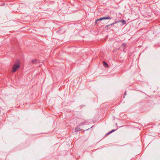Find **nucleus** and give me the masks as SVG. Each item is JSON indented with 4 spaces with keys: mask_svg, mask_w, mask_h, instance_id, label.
I'll return each mask as SVG.
<instances>
[{
    "mask_svg": "<svg viewBox=\"0 0 160 160\" xmlns=\"http://www.w3.org/2000/svg\"><path fill=\"white\" fill-rule=\"evenodd\" d=\"M115 131V130L114 129H113L112 130V131H110V133H112L113 132H114V131Z\"/></svg>",
    "mask_w": 160,
    "mask_h": 160,
    "instance_id": "obj_7",
    "label": "nucleus"
},
{
    "mask_svg": "<svg viewBox=\"0 0 160 160\" xmlns=\"http://www.w3.org/2000/svg\"><path fill=\"white\" fill-rule=\"evenodd\" d=\"M121 21H122V23L123 25H124V24H126V22L124 20H122Z\"/></svg>",
    "mask_w": 160,
    "mask_h": 160,
    "instance_id": "obj_6",
    "label": "nucleus"
},
{
    "mask_svg": "<svg viewBox=\"0 0 160 160\" xmlns=\"http://www.w3.org/2000/svg\"><path fill=\"white\" fill-rule=\"evenodd\" d=\"M19 67L20 65L19 63H17L15 64L12 67V72H15Z\"/></svg>",
    "mask_w": 160,
    "mask_h": 160,
    "instance_id": "obj_1",
    "label": "nucleus"
},
{
    "mask_svg": "<svg viewBox=\"0 0 160 160\" xmlns=\"http://www.w3.org/2000/svg\"><path fill=\"white\" fill-rule=\"evenodd\" d=\"M126 92H125V93H124V95H126Z\"/></svg>",
    "mask_w": 160,
    "mask_h": 160,
    "instance_id": "obj_10",
    "label": "nucleus"
},
{
    "mask_svg": "<svg viewBox=\"0 0 160 160\" xmlns=\"http://www.w3.org/2000/svg\"><path fill=\"white\" fill-rule=\"evenodd\" d=\"M111 133H110V132H108V133L107 134H110Z\"/></svg>",
    "mask_w": 160,
    "mask_h": 160,
    "instance_id": "obj_9",
    "label": "nucleus"
},
{
    "mask_svg": "<svg viewBox=\"0 0 160 160\" xmlns=\"http://www.w3.org/2000/svg\"><path fill=\"white\" fill-rule=\"evenodd\" d=\"M111 19V18L109 16L101 18L99 19H97L96 20L95 23H96V24L97 22L99 21L102 20H105V19Z\"/></svg>",
    "mask_w": 160,
    "mask_h": 160,
    "instance_id": "obj_2",
    "label": "nucleus"
},
{
    "mask_svg": "<svg viewBox=\"0 0 160 160\" xmlns=\"http://www.w3.org/2000/svg\"><path fill=\"white\" fill-rule=\"evenodd\" d=\"M39 62V61L36 59L32 61V62L33 64L38 63Z\"/></svg>",
    "mask_w": 160,
    "mask_h": 160,
    "instance_id": "obj_3",
    "label": "nucleus"
},
{
    "mask_svg": "<svg viewBox=\"0 0 160 160\" xmlns=\"http://www.w3.org/2000/svg\"><path fill=\"white\" fill-rule=\"evenodd\" d=\"M122 20L118 21V22H122Z\"/></svg>",
    "mask_w": 160,
    "mask_h": 160,
    "instance_id": "obj_8",
    "label": "nucleus"
},
{
    "mask_svg": "<svg viewBox=\"0 0 160 160\" xmlns=\"http://www.w3.org/2000/svg\"><path fill=\"white\" fill-rule=\"evenodd\" d=\"M84 123L83 122V123H81V125H82V123Z\"/></svg>",
    "mask_w": 160,
    "mask_h": 160,
    "instance_id": "obj_11",
    "label": "nucleus"
},
{
    "mask_svg": "<svg viewBox=\"0 0 160 160\" xmlns=\"http://www.w3.org/2000/svg\"><path fill=\"white\" fill-rule=\"evenodd\" d=\"M118 22V21H115V22H114L113 23H112L111 24H110L109 25H107V26H110V25H112L114 24H115L117 23Z\"/></svg>",
    "mask_w": 160,
    "mask_h": 160,
    "instance_id": "obj_5",
    "label": "nucleus"
},
{
    "mask_svg": "<svg viewBox=\"0 0 160 160\" xmlns=\"http://www.w3.org/2000/svg\"><path fill=\"white\" fill-rule=\"evenodd\" d=\"M103 63L104 66L106 67H108V64L105 61H103Z\"/></svg>",
    "mask_w": 160,
    "mask_h": 160,
    "instance_id": "obj_4",
    "label": "nucleus"
}]
</instances>
